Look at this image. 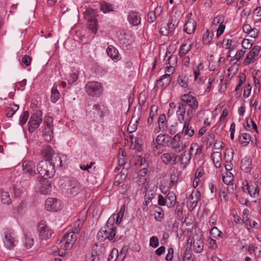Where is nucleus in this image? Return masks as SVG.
Listing matches in <instances>:
<instances>
[{
	"instance_id": "nucleus-1",
	"label": "nucleus",
	"mask_w": 261,
	"mask_h": 261,
	"mask_svg": "<svg viewBox=\"0 0 261 261\" xmlns=\"http://www.w3.org/2000/svg\"><path fill=\"white\" fill-rule=\"evenodd\" d=\"M114 216L110 217L107 224L99 231L97 235L99 240L103 241L108 239L111 241L114 239L116 233V226L114 224Z\"/></svg>"
},
{
	"instance_id": "nucleus-2",
	"label": "nucleus",
	"mask_w": 261,
	"mask_h": 261,
	"mask_svg": "<svg viewBox=\"0 0 261 261\" xmlns=\"http://www.w3.org/2000/svg\"><path fill=\"white\" fill-rule=\"evenodd\" d=\"M182 102L180 105H184L187 110V115L190 118H192L194 116L196 111L198 109L199 102L197 98L190 93L184 94L180 97Z\"/></svg>"
},
{
	"instance_id": "nucleus-3",
	"label": "nucleus",
	"mask_w": 261,
	"mask_h": 261,
	"mask_svg": "<svg viewBox=\"0 0 261 261\" xmlns=\"http://www.w3.org/2000/svg\"><path fill=\"white\" fill-rule=\"evenodd\" d=\"M37 170L39 174L46 178L52 177L55 173L54 166L48 161H40L37 165Z\"/></svg>"
},
{
	"instance_id": "nucleus-4",
	"label": "nucleus",
	"mask_w": 261,
	"mask_h": 261,
	"mask_svg": "<svg viewBox=\"0 0 261 261\" xmlns=\"http://www.w3.org/2000/svg\"><path fill=\"white\" fill-rule=\"evenodd\" d=\"M179 133L175 135L170 140L171 148L174 153H179L185 150L189 144L188 141H184L180 139Z\"/></svg>"
},
{
	"instance_id": "nucleus-5",
	"label": "nucleus",
	"mask_w": 261,
	"mask_h": 261,
	"mask_svg": "<svg viewBox=\"0 0 261 261\" xmlns=\"http://www.w3.org/2000/svg\"><path fill=\"white\" fill-rule=\"evenodd\" d=\"M187 245H190L195 253H199L203 250L204 242L200 234L195 233L191 236L187 241Z\"/></svg>"
},
{
	"instance_id": "nucleus-6",
	"label": "nucleus",
	"mask_w": 261,
	"mask_h": 261,
	"mask_svg": "<svg viewBox=\"0 0 261 261\" xmlns=\"http://www.w3.org/2000/svg\"><path fill=\"white\" fill-rule=\"evenodd\" d=\"M3 241L4 246L8 249L12 250L18 243L17 237L13 231L6 229L4 230Z\"/></svg>"
},
{
	"instance_id": "nucleus-7",
	"label": "nucleus",
	"mask_w": 261,
	"mask_h": 261,
	"mask_svg": "<svg viewBox=\"0 0 261 261\" xmlns=\"http://www.w3.org/2000/svg\"><path fill=\"white\" fill-rule=\"evenodd\" d=\"M85 91L90 96L99 97L102 94L103 86L98 82H89L86 84Z\"/></svg>"
},
{
	"instance_id": "nucleus-8",
	"label": "nucleus",
	"mask_w": 261,
	"mask_h": 261,
	"mask_svg": "<svg viewBox=\"0 0 261 261\" xmlns=\"http://www.w3.org/2000/svg\"><path fill=\"white\" fill-rule=\"evenodd\" d=\"M97 10L91 8L88 9L84 13L85 18L88 21L89 29L95 34L97 31Z\"/></svg>"
},
{
	"instance_id": "nucleus-9",
	"label": "nucleus",
	"mask_w": 261,
	"mask_h": 261,
	"mask_svg": "<svg viewBox=\"0 0 261 261\" xmlns=\"http://www.w3.org/2000/svg\"><path fill=\"white\" fill-rule=\"evenodd\" d=\"M38 232L39 238L42 240H46L49 239L54 233L53 230L44 220H41L39 222L38 224Z\"/></svg>"
},
{
	"instance_id": "nucleus-10",
	"label": "nucleus",
	"mask_w": 261,
	"mask_h": 261,
	"mask_svg": "<svg viewBox=\"0 0 261 261\" xmlns=\"http://www.w3.org/2000/svg\"><path fill=\"white\" fill-rule=\"evenodd\" d=\"M200 192L197 190H193L190 194H187V204L189 211H192L196 206L198 201L200 199Z\"/></svg>"
},
{
	"instance_id": "nucleus-11",
	"label": "nucleus",
	"mask_w": 261,
	"mask_h": 261,
	"mask_svg": "<svg viewBox=\"0 0 261 261\" xmlns=\"http://www.w3.org/2000/svg\"><path fill=\"white\" fill-rule=\"evenodd\" d=\"M38 192L44 195H48L51 190V186L46 178L40 177L37 185Z\"/></svg>"
},
{
	"instance_id": "nucleus-12",
	"label": "nucleus",
	"mask_w": 261,
	"mask_h": 261,
	"mask_svg": "<svg viewBox=\"0 0 261 261\" xmlns=\"http://www.w3.org/2000/svg\"><path fill=\"white\" fill-rule=\"evenodd\" d=\"M42 115L40 113H35L31 115L28 122V129L32 133L37 129L42 122Z\"/></svg>"
},
{
	"instance_id": "nucleus-13",
	"label": "nucleus",
	"mask_w": 261,
	"mask_h": 261,
	"mask_svg": "<svg viewBox=\"0 0 261 261\" xmlns=\"http://www.w3.org/2000/svg\"><path fill=\"white\" fill-rule=\"evenodd\" d=\"M261 47L258 45H255L247 54L244 62L245 65H248L254 62L259 58Z\"/></svg>"
},
{
	"instance_id": "nucleus-14",
	"label": "nucleus",
	"mask_w": 261,
	"mask_h": 261,
	"mask_svg": "<svg viewBox=\"0 0 261 261\" xmlns=\"http://www.w3.org/2000/svg\"><path fill=\"white\" fill-rule=\"evenodd\" d=\"M76 239V234L72 231L67 232L64 234L61 242H64L65 250H69L72 247Z\"/></svg>"
},
{
	"instance_id": "nucleus-15",
	"label": "nucleus",
	"mask_w": 261,
	"mask_h": 261,
	"mask_svg": "<svg viewBox=\"0 0 261 261\" xmlns=\"http://www.w3.org/2000/svg\"><path fill=\"white\" fill-rule=\"evenodd\" d=\"M224 21V17L222 15H218L216 16L212 23L213 26L217 27L216 36L218 38L224 32L225 25L223 24Z\"/></svg>"
},
{
	"instance_id": "nucleus-16",
	"label": "nucleus",
	"mask_w": 261,
	"mask_h": 261,
	"mask_svg": "<svg viewBox=\"0 0 261 261\" xmlns=\"http://www.w3.org/2000/svg\"><path fill=\"white\" fill-rule=\"evenodd\" d=\"M45 207L48 211L57 212L61 209V202L56 198H48L45 201Z\"/></svg>"
},
{
	"instance_id": "nucleus-17",
	"label": "nucleus",
	"mask_w": 261,
	"mask_h": 261,
	"mask_svg": "<svg viewBox=\"0 0 261 261\" xmlns=\"http://www.w3.org/2000/svg\"><path fill=\"white\" fill-rule=\"evenodd\" d=\"M178 155L174 153H164L161 156L163 163L166 165L174 166L177 163Z\"/></svg>"
},
{
	"instance_id": "nucleus-18",
	"label": "nucleus",
	"mask_w": 261,
	"mask_h": 261,
	"mask_svg": "<svg viewBox=\"0 0 261 261\" xmlns=\"http://www.w3.org/2000/svg\"><path fill=\"white\" fill-rule=\"evenodd\" d=\"M204 69L203 63H200L198 65L195 66L193 68V74L194 75V81L198 84H204L207 78L203 79L201 76V72Z\"/></svg>"
},
{
	"instance_id": "nucleus-19",
	"label": "nucleus",
	"mask_w": 261,
	"mask_h": 261,
	"mask_svg": "<svg viewBox=\"0 0 261 261\" xmlns=\"http://www.w3.org/2000/svg\"><path fill=\"white\" fill-rule=\"evenodd\" d=\"M83 190L79 182L76 180H70L67 188V192L71 196H75Z\"/></svg>"
},
{
	"instance_id": "nucleus-20",
	"label": "nucleus",
	"mask_w": 261,
	"mask_h": 261,
	"mask_svg": "<svg viewBox=\"0 0 261 261\" xmlns=\"http://www.w3.org/2000/svg\"><path fill=\"white\" fill-rule=\"evenodd\" d=\"M233 178V175L231 172H225L222 176L223 182L228 186L227 191L229 193H232L234 191V187H236V186L232 183Z\"/></svg>"
},
{
	"instance_id": "nucleus-21",
	"label": "nucleus",
	"mask_w": 261,
	"mask_h": 261,
	"mask_svg": "<svg viewBox=\"0 0 261 261\" xmlns=\"http://www.w3.org/2000/svg\"><path fill=\"white\" fill-rule=\"evenodd\" d=\"M35 163L30 160H26L22 162V171L24 174L34 176L36 174Z\"/></svg>"
},
{
	"instance_id": "nucleus-22",
	"label": "nucleus",
	"mask_w": 261,
	"mask_h": 261,
	"mask_svg": "<svg viewBox=\"0 0 261 261\" xmlns=\"http://www.w3.org/2000/svg\"><path fill=\"white\" fill-rule=\"evenodd\" d=\"M176 25L172 22H170L162 25L160 29V33L163 36L172 35L175 30Z\"/></svg>"
},
{
	"instance_id": "nucleus-23",
	"label": "nucleus",
	"mask_w": 261,
	"mask_h": 261,
	"mask_svg": "<svg viewBox=\"0 0 261 261\" xmlns=\"http://www.w3.org/2000/svg\"><path fill=\"white\" fill-rule=\"evenodd\" d=\"M191 119L188 117V119L185 120L183 122L184 125L181 130V134L183 135L187 136L189 137H192L195 133L194 128L190 124Z\"/></svg>"
},
{
	"instance_id": "nucleus-24",
	"label": "nucleus",
	"mask_w": 261,
	"mask_h": 261,
	"mask_svg": "<svg viewBox=\"0 0 261 261\" xmlns=\"http://www.w3.org/2000/svg\"><path fill=\"white\" fill-rule=\"evenodd\" d=\"M192 44V39L186 40L179 48L178 55L180 57L185 56L190 50Z\"/></svg>"
},
{
	"instance_id": "nucleus-25",
	"label": "nucleus",
	"mask_w": 261,
	"mask_h": 261,
	"mask_svg": "<svg viewBox=\"0 0 261 261\" xmlns=\"http://www.w3.org/2000/svg\"><path fill=\"white\" fill-rule=\"evenodd\" d=\"M55 154V150L49 146H43L41 151V155L45 159V161H49V160L52 159L53 156Z\"/></svg>"
},
{
	"instance_id": "nucleus-26",
	"label": "nucleus",
	"mask_w": 261,
	"mask_h": 261,
	"mask_svg": "<svg viewBox=\"0 0 261 261\" xmlns=\"http://www.w3.org/2000/svg\"><path fill=\"white\" fill-rule=\"evenodd\" d=\"M108 56L115 62L120 60L121 58L118 50L113 45H109L107 49Z\"/></svg>"
},
{
	"instance_id": "nucleus-27",
	"label": "nucleus",
	"mask_w": 261,
	"mask_h": 261,
	"mask_svg": "<svg viewBox=\"0 0 261 261\" xmlns=\"http://www.w3.org/2000/svg\"><path fill=\"white\" fill-rule=\"evenodd\" d=\"M246 189L249 195L253 198H256L259 196V189L258 186L255 184H249L247 182Z\"/></svg>"
},
{
	"instance_id": "nucleus-28",
	"label": "nucleus",
	"mask_w": 261,
	"mask_h": 261,
	"mask_svg": "<svg viewBox=\"0 0 261 261\" xmlns=\"http://www.w3.org/2000/svg\"><path fill=\"white\" fill-rule=\"evenodd\" d=\"M196 27V22L192 18H189L185 24L184 31L188 34L191 35L194 33Z\"/></svg>"
},
{
	"instance_id": "nucleus-29",
	"label": "nucleus",
	"mask_w": 261,
	"mask_h": 261,
	"mask_svg": "<svg viewBox=\"0 0 261 261\" xmlns=\"http://www.w3.org/2000/svg\"><path fill=\"white\" fill-rule=\"evenodd\" d=\"M241 168L246 173H249L252 169V161L248 156H245L241 160Z\"/></svg>"
},
{
	"instance_id": "nucleus-30",
	"label": "nucleus",
	"mask_w": 261,
	"mask_h": 261,
	"mask_svg": "<svg viewBox=\"0 0 261 261\" xmlns=\"http://www.w3.org/2000/svg\"><path fill=\"white\" fill-rule=\"evenodd\" d=\"M191 156L187 154L186 151L182 152L180 155H178V160L180 163L181 168L185 169L190 164Z\"/></svg>"
},
{
	"instance_id": "nucleus-31",
	"label": "nucleus",
	"mask_w": 261,
	"mask_h": 261,
	"mask_svg": "<svg viewBox=\"0 0 261 261\" xmlns=\"http://www.w3.org/2000/svg\"><path fill=\"white\" fill-rule=\"evenodd\" d=\"M140 120V117L139 115L136 116V112L133 114L132 116V119L128 125L127 126V131L129 133H133L136 131L138 126V121Z\"/></svg>"
},
{
	"instance_id": "nucleus-32",
	"label": "nucleus",
	"mask_w": 261,
	"mask_h": 261,
	"mask_svg": "<svg viewBox=\"0 0 261 261\" xmlns=\"http://www.w3.org/2000/svg\"><path fill=\"white\" fill-rule=\"evenodd\" d=\"M67 158L64 154H58L53 160V166L57 167H63L67 164Z\"/></svg>"
},
{
	"instance_id": "nucleus-33",
	"label": "nucleus",
	"mask_w": 261,
	"mask_h": 261,
	"mask_svg": "<svg viewBox=\"0 0 261 261\" xmlns=\"http://www.w3.org/2000/svg\"><path fill=\"white\" fill-rule=\"evenodd\" d=\"M128 20L134 25H138L141 22V17L138 12L132 11L129 13Z\"/></svg>"
},
{
	"instance_id": "nucleus-34",
	"label": "nucleus",
	"mask_w": 261,
	"mask_h": 261,
	"mask_svg": "<svg viewBox=\"0 0 261 261\" xmlns=\"http://www.w3.org/2000/svg\"><path fill=\"white\" fill-rule=\"evenodd\" d=\"M186 112H187V110L185 108V105H180V103H178V106L176 111V115L177 120L180 123H183V122L185 121V115Z\"/></svg>"
},
{
	"instance_id": "nucleus-35",
	"label": "nucleus",
	"mask_w": 261,
	"mask_h": 261,
	"mask_svg": "<svg viewBox=\"0 0 261 261\" xmlns=\"http://www.w3.org/2000/svg\"><path fill=\"white\" fill-rule=\"evenodd\" d=\"M60 97V93L58 90V85L57 83H55L51 90L50 99L53 103H56Z\"/></svg>"
},
{
	"instance_id": "nucleus-36",
	"label": "nucleus",
	"mask_w": 261,
	"mask_h": 261,
	"mask_svg": "<svg viewBox=\"0 0 261 261\" xmlns=\"http://www.w3.org/2000/svg\"><path fill=\"white\" fill-rule=\"evenodd\" d=\"M211 159L215 166L217 168H220L221 166L222 156L220 152H214L211 155Z\"/></svg>"
},
{
	"instance_id": "nucleus-37",
	"label": "nucleus",
	"mask_w": 261,
	"mask_h": 261,
	"mask_svg": "<svg viewBox=\"0 0 261 261\" xmlns=\"http://www.w3.org/2000/svg\"><path fill=\"white\" fill-rule=\"evenodd\" d=\"M172 81L171 76L169 74H165L161 76L159 80L156 81L158 84H161L162 87H167L168 86Z\"/></svg>"
},
{
	"instance_id": "nucleus-38",
	"label": "nucleus",
	"mask_w": 261,
	"mask_h": 261,
	"mask_svg": "<svg viewBox=\"0 0 261 261\" xmlns=\"http://www.w3.org/2000/svg\"><path fill=\"white\" fill-rule=\"evenodd\" d=\"M151 215L154 217L156 221H161L164 216V211L161 207L155 206L154 207V213Z\"/></svg>"
},
{
	"instance_id": "nucleus-39",
	"label": "nucleus",
	"mask_w": 261,
	"mask_h": 261,
	"mask_svg": "<svg viewBox=\"0 0 261 261\" xmlns=\"http://www.w3.org/2000/svg\"><path fill=\"white\" fill-rule=\"evenodd\" d=\"M54 126H45L43 130L44 139L47 141H50L53 138Z\"/></svg>"
},
{
	"instance_id": "nucleus-40",
	"label": "nucleus",
	"mask_w": 261,
	"mask_h": 261,
	"mask_svg": "<svg viewBox=\"0 0 261 261\" xmlns=\"http://www.w3.org/2000/svg\"><path fill=\"white\" fill-rule=\"evenodd\" d=\"M158 123L160 128H161V131L165 132L167 130L168 128L167 120L165 114H161L159 116Z\"/></svg>"
},
{
	"instance_id": "nucleus-41",
	"label": "nucleus",
	"mask_w": 261,
	"mask_h": 261,
	"mask_svg": "<svg viewBox=\"0 0 261 261\" xmlns=\"http://www.w3.org/2000/svg\"><path fill=\"white\" fill-rule=\"evenodd\" d=\"M169 137L165 134L159 135L155 139V142L157 145L159 146H164L166 145L168 142L169 140H166V138H169Z\"/></svg>"
},
{
	"instance_id": "nucleus-42",
	"label": "nucleus",
	"mask_w": 261,
	"mask_h": 261,
	"mask_svg": "<svg viewBox=\"0 0 261 261\" xmlns=\"http://www.w3.org/2000/svg\"><path fill=\"white\" fill-rule=\"evenodd\" d=\"M250 140L251 137L248 133H243L239 136V142L242 145L244 146L247 145L250 142Z\"/></svg>"
},
{
	"instance_id": "nucleus-43",
	"label": "nucleus",
	"mask_w": 261,
	"mask_h": 261,
	"mask_svg": "<svg viewBox=\"0 0 261 261\" xmlns=\"http://www.w3.org/2000/svg\"><path fill=\"white\" fill-rule=\"evenodd\" d=\"M214 34H210L208 30L204 32L202 36V42L205 45H209L212 41Z\"/></svg>"
},
{
	"instance_id": "nucleus-44",
	"label": "nucleus",
	"mask_w": 261,
	"mask_h": 261,
	"mask_svg": "<svg viewBox=\"0 0 261 261\" xmlns=\"http://www.w3.org/2000/svg\"><path fill=\"white\" fill-rule=\"evenodd\" d=\"M100 9L103 13H106L113 11V7L111 4L102 2L100 4Z\"/></svg>"
},
{
	"instance_id": "nucleus-45",
	"label": "nucleus",
	"mask_w": 261,
	"mask_h": 261,
	"mask_svg": "<svg viewBox=\"0 0 261 261\" xmlns=\"http://www.w3.org/2000/svg\"><path fill=\"white\" fill-rule=\"evenodd\" d=\"M84 220L83 219H78L74 223V226L72 231L75 234H78L83 226Z\"/></svg>"
},
{
	"instance_id": "nucleus-46",
	"label": "nucleus",
	"mask_w": 261,
	"mask_h": 261,
	"mask_svg": "<svg viewBox=\"0 0 261 261\" xmlns=\"http://www.w3.org/2000/svg\"><path fill=\"white\" fill-rule=\"evenodd\" d=\"M199 150H200V149L199 148L198 143H193L191 144L188 154L189 156L192 157V155H196L198 153Z\"/></svg>"
},
{
	"instance_id": "nucleus-47",
	"label": "nucleus",
	"mask_w": 261,
	"mask_h": 261,
	"mask_svg": "<svg viewBox=\"0 0 261 261\" xmlns=\"http://www.w3.org/2000/svg\"><path fill=\"white\" fill-rule=\"evenodd\" d=\"M1 201L5 204H9L11 203V200L8 192L3 191L1 194Z\"/></svg>"
},
{
	"instance_id": "nucleus-48",
	"label": "nucleus",
	"mask_w": 261,
	"mask_h": 261,
	"mask_svg": "<svg viewBox=\"0 0 261 261\" xmlns=\"http://www.w3.org/2000/svg\"><path fill=\"white\" fill-rule=\"evenodd\" d=\"M179 85L183 88H186L188 86V79L184 75H179L178 79Z\"/></svg>"
},
{
	"instance_id": "nucleus-49",
	"label": "nucleus",
	"mask_w": 261,
	"mask_h": 261,
	"mask_svg": "<svg viewBox=\"0 0 261 261\" xmlns=\"http://www.w3.org/2000/svg\"><path fill=\"white\" fill-rule=\"evenodd\" d=\"M18 108L19 107L17 105H10L8 109V112L6 114L7 117L8 118L12 117L14 114L15 112L18 109Z\"/></svg>"
},
{
	"instance_id": "nucleus-50",
	"label": "nucleus",
	"mask_w": 261,
	"mask_h": 261,
	"mask_svg": "<svg viewBox=\"0 0 261 261\" xmlns=\"http://www.w3.org/2000/svg\"><path fill=\"white\" fill-rule=\"evenodd\" d=\"M108 261H121L119 258V253L118 250L113 249L108 257Z\"/></svg>"
},
{
	"instance_id": "nucleus-51",
	"label": "nucleus",
	"mask_w": 261,
	"mask_h": 261,
	"mask_svg": "<svg viewBox=\"0 0 261 261\" xmlns=\"http://www.w3.org/2000/svg\"><path fill=\"white\" fill-rule=\"evenodd\" d=\"M158 109V106L155 105L151 107L149 116L147 120L148 123H151L153 122V117L156 114Z\"/></svg>"
},
{
	"instance_id": "nucleus-52",
	"label": "nucleus",
	"mask_w": 261,
	"mask_h": 261,
	"mask_svg": "<svg viewBox=\"0 0 261 261\" xmlns=\"http://www.w3.org/2000/svg\"><path fill=\"white\" fill-rule=\"evenodd\" d=\"M194 255L192 253L190 250L186 249L184 254L182 261H194Z\"/></svg>"
},
{
	"instance_id": "nucleus-53",
	"label": "nucleus",
	"mask_w": 261,
	"mask_h": 261,
	"mask_svg": "<svg viewBox=\"0 0 261 261\" xmlns=\"http://www.w3.org/2000/svg\"><path fill=\"white\" fill-rule=\"evenodd\" d=\"M210 234L214 238H219L221 237L222 233L217 227L214 226L211 228Z\"/></svg>"
},
{
	"instance_id": "nucleus-54",
	"label": "nucleus",
	"mask_w": 261,
	"mask_h": 261,
	"mask_svg": "<svg viewBox=\"0 0 261 261\" xmlns=\"http://www.w3.org/2000/svg\"><path fill=\"white\" fill-rule=\"evenodd\" d=\"M124 151L122 150V149L120 148L118 154V163L119 165L123 166L125 164V156H124Z\"/></svg>"
},
{
	"instance_id": "nucleus-55",
	"label": "nucleus",
	"mask_w": 261,
	"mask_h": 261,
	"mask_svg": "<svg viewBox=\"0 0 261 261\" xmlns=\"http://www.w3.org/2000/svg\"><path fill=\"white\" fill-rule=\"evenodd\" d=\"M245 50L241 49L239 51L237 52L235 54L234 58L232 60V62H233L234 64H236L237 62L240 61L244 56Z\"/></svg>"
},
{
	"instance_id": "nucleus-56",
	"label": "nucleus",
	"mask_w": 261,
	"mask_h": 261,
	"mask_svg": "<svg viewBox=\"0 0 261 261\" xmlns=\"http://www.w3.org/2000/svg\"><path fill=\"white\" fill-rule=\"evenodd\" d=\"M29 116V113L28 111L24 112L19 117V123L20 124H24L27 121Z\"/></svg>"
},
{
	"instance_id": "nucleus-57",
	"label": "nucleus",
	"mask_w": 261,
	"mask_h": 261,
	"mask_svg": "<svg viewBox=\"0 0 261 261\" xmlns=\"http://www.w3.org/2000/svg\"><path fill=\"white\" fill-rule=\"evenodd\" d=\"M159 240L156 236H153L150 238L149 241V245L151 247L153 248H156L159 246Z\"/></svg>"
},
{
	"instance_id": "nucleus-58",
	"label": "nucleus",
	"mask_w": 261,
	"mask_h": 261,
	"mask_svg": "<svg viewBox=\"0 0 261 261\" xmlns=\"http://www.w3.org/2000/svg\"><path fill=\"white\" fill-rule=\"evenodd\" d=\"M167 199L170 201L171 204H174L176 201V196L173 192H169L167 195Z\"/></svg>"
},
{
	"instance_id": "nucleus-59",
	"label": "nucleus",
	"mask_w": 261,
	"mask_h": 261,
	"mask_svg": "<svg viewBox=\"0 0 261 261\" xmlns=\"http://www.w3.org/2000/svg\"><path fill=\"white\" fill-rule=\"evenodd\" d=\"M34 244V239L32 238L27 237L24 240V245L27 249L30 248Z\"/></svg>"
},
{
	"instance_id": "nucleus-60",
	"label": "nucleus",
	"mask_w": 261,
	"mask_h": 261,
	"mask_svg": "<svg viewBox=\"0 0 261 261\" xmlns=\"http://www.w3.org/2000/svg\"><path fill=\"white\" fill-rule=\"evenodd\" d=\"M102 108H104L103 106H101L99 105H95L93 107V110L94 111H96L97 115H99L100 117H101L103 115Z\"/></svg>"
},
{
	"instance_id": "nucleus-61",
	"label": "nucleus",
	"mask_w": 261,
	"mask_h": 261,
	"mask_svg": "<svg viewBox=\"0 0 261 261\" xmlns=\"http://www.w3.org/2000/svg\"><path fill=\"white\" fill-rule=\"evenodd\" d=\"M153 198V195L152 193L150 194L149 192L146 193L145 196H144L145 201H144L143 204H145V205H147L148 203H149L151 201V200Z\"/></svg>"
},
{
	"instance_id": "nucleus-62",
	"label": "nucleus",
	"mask_w": 261,
	"mask_h": 261,
	"mask_svg": "<svg viewBox=\"0 0 261 261\" xmlns=\"http://www.w3.org/2000/svg\"><path fill=\"white\" fill-rule=\"evenodd\" d=\"M231 43V40L227 38H224L222 42L223 47H224L225 49H230Z\"/></svg>"
},
{
	"instance_id": "nucleus-63",
	"label": "nucleus",
	"mask_w": 261,
	"mask_h": 261,
	"mask_svg": "<svg viewBox=\"0 0 261 261\" xmlns=\"http://www.w3.org/2000/svg\"><path fill=\"white\" fill-rule=\"evenodd\" d=\"M242 47L245 49H249L252 46V43L249 39H244L242 42Z\"/></svg>"
},
{
	"instance_id": "nucleus-64",
	"label": "nucleus",
	"mask_w": 261,
	"mask_h": 261,
	"mask_svg": "<svg viewBox=\"0 0 261 261\" xmlns=\"http://www.w3.org/2000/svg\"><path fill=\"white\" fill-rule=\"evenodd\" d=\"M79 75L77 73L74 72L72 73L68 78L67 81L69 84H72L75 82L78 79Z\"/></svg>"
}]
</instances>
